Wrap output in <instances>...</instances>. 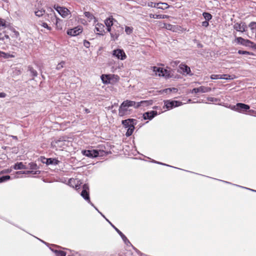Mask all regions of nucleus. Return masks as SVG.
<instances>
[{
	"mask_svg": "<svg viewBox=\"0 0 256 256\" xmlns=\"http://www.w3.org/2000/svg\"><path fill=\"white\" fill-rule=\"evenodd\" d=\"M82 152L83 155L90 158L102 156L106 154L104 151L100 150H84Z\"/></svg>",
	"mask_w": 256,
	"mask_h": 256,
	"instance_id": "f257e3e1",
	"label": "nucleus"
},
{
	"mask_svg": "<svg viewBox=\"0 0 256 256\" xmlns=\"http://www.w3.org/2000/svg\"><path fill=\"white\" fill-rule=\"evenodd\" d=\"M229 108L238 112L243 113L248 110L250 107L244 104L238 103L236 105H230Z\"/></svg>",
	"mask_w": 256,
	"mask_h": 256,
	"instance_id": "f03ea898",
	"label": "nucleus"
},
{
	"mask_svg": "<svg viewBox=\"0 0 256 256\" xmlns=\"http://www.w3.org/2000/svg\"><path fill=\"white\" fill-rule=\"evenodd\" d=\"M234 41L237 44H241L242 46H248L252 48H256V44H254L253 42H251L248 40H245L242 37L236 38Z\"/></svg>",
	"mask_w": 256,
	"mask_h": 256,
	"instance_id": "7ed1b4c3",
	"label": "nucleus"
},
{
	"mask_svg": "<svg viewBox=\"0 0 256 256\" xmlns=\"http://www.w3.org/2000/svg\"><path fill=\"white\" fill-rule=\"evenodd\" d=\"M68 142L64 140L63 138H60L58 140H56L52 141L51 144L53 148L58 149H63L65 148V146L66 145Z\"/></svg>",
	"mask_w": 256,
	"mask_h": 256,
	"instance_id": "20e7f679",
	"label": "nucleus"
},
{
	"mask_svg": "<svg viewBox=\"0 0 256 256\" xmlns=\"http://www.w3.org/2000/svg\"><path fill=\"white\" fill-rule=\"evenodd\" d=\"M40 159L42 163L46 165L56 166L60 162V161L56 158H46L44 156H41Z\"/></svg>",
	"mask_w": 256,
	"mask_h": 256,
	"instance_id": "39448f33",
	"label": "nucleus"
},
{
	"mask_svg": "<svg viewBox=\"0 0 256 256\" xmlns=\"http://www.w3.org/2000/svg\"><path fill=\"white\" fill-rule=\"evenodd\" d=\"M164 107H166L168 110H170L181 106L182 104V102L177 100H167L164 102Z\"/></svg>",
	"mask_w": 256,
	"mask_h": 256,
	"instance_id": "423d86ee",
	"label": "nucleus"
},
{
	"mask_svg": "<svg viewBox=\"0 0 256 256\" xmlns=\"http://www.w3.org/2000/svg\"><path fill=\"white\" fill-rule=\"evenodd\" d=\"M112 56L116 58L118 60H124L126 58V56L123 50L116 49L114 50L112 52Z\"/></svg>",
	"mask_w": 256,
	"mask_h": 256,
	"instance_id": "0eeeda50",
	"label": "nucleus"
},
{
	"mask_svg": "<svg viewBox=\"0 0 256 256\" xmlns=\"http://www.w3.org/2000/svg\"><path fill=\"white\" fill-rule=\"evenodd\" d=\"M210 90L211 88L210 87L200 86L198 88H193L191 91V93H206L210 92Z\"/></svg>",
	"mask_w": 256,
	"mask_h": 256,
	"instance_id": "6e6552de",
	"label": "nucleus"
},
{
	"mask_svg": "<svg viewBox=\"0 0 256 256\" xmlns=\"http://www.w3.org/2000/svg\"><path fill=\"white\" fill-rule=\"evenodd\" d=\"M54 8L58 12V13L63 18H65L68 16L70 13L69 10L64 7H61L60 6H57L56 7L54 6Z\"/></svg>",
	"mask_w": 256,
	"mask_h": 256,
	"instance_id": "1a4fd4ad",
	"label": "nucleus"
},
{
	"mask_svg": "<svg viewBox=\"0 0 256 256\" xmlns=\"http://www.w3.org/2000/svg\"><path fill=\"white\" fill-rule=\"evenodd\" d=\"M148 6L152 8H156L158 9L164 10L168 8V5L164 2H151L148 4Z\"/></svg>",
	"mask_w": 256,
	"mask_h": 256,
	"instance_id": "9d476101",
	"label": "nucleus"
},
{
	"mask_svg": "<svg viewBox=\"0 0 256 256\" xmlns=\"http://www.w3.org/2000/svg\"><path fill=\"white\" fill-rule=\"evenodd\" d=\"M179 68L180 70V72L183 74H188L192 76V74L191 72L190 68L186 64H180Z\"/></svg>",
	"mask_w": 256,
	"mask_h": 256,
	"instance_id": "9b49d317",
	"label": "nucleus"
},
{
	"mask_svg": "<svg viewBox=\"0 0 256 256\" xmlns=\"http://www.w3.org/2000/svg\"><path fill=\"white\" fill-rule=\"evenodd\" d=\"M158 114L156 111L152 110L144 112L143 114V118L144 120H152L154 116Z\"/></svg>",
	"mask_w": 256,
	"mask_h": 256,
	"instance_id": "f8f14e48",
	"label": "nucleus"
},
{
	"mask_svg": "<svg viewBox=\"0 0 256 256\" xmlns=\"http://www.w3.org/2000/svg\"><path fill=\"white\" fill-rule=\"evenodd\" d=\"M234 30H236V31L240 32H244L246 30V29L247 28L245 24L244 23H236L234 25Z\"/></svg>",
	"mask_w": 256,
	"mask_h": 256,
	"instance_id": "ddd939ff",
	"label": "nucleus"
},
{
	"mask_svg": "<svg viewBox=\"0 0 256 256\" xmlns=\"http://www.w3.org/2000/svg\"><path fill=\"white\" fill-rule=\"evenodd\" d=\"M82 32V28H81L76 27L72 29L68 30L67 34L72 36H75L79 34Z\"/></svg>",
	"mask_w": 256,
	"mask_h": 256,
	"instance_id": "4468645a",
	"label": "nucleus"
},
{
	"mask_svg": "<svg viewBox=\"0 0 256 256\" xmlns=\"http://www.w3.org/2000/svg\"><path fill=\"white\" fill-rule=\"evenodd\" d=\"M135 120L131 118L123 120L122 121V124L124 125L125 128H128L132 126H134L135 124L134 123V122Z\"/></svg>",
	"mask_w": 256,
	"mask_h": 256,
	"instance_id": "2eb2a0df",
	"label": "nucleus"
},
{
	"mask_svg": "<svg viewBox=\"0 0 256 256\" xmlns=\"http://www.w3.org/2000/svg\"><path fill=\"white\" fill-rule=\"evenodd\" d=\"M126 106L127 107L133 106L135 108H138V102L132 100H126L122 102V106Z\"/></svg>",
	"mask_w": 256,
	"mask_h": 256,
	"instance_id": "dca6fc26",
	"label": "nucleus"
},
{
	"mask_svg": "<svg viewBox=\"0 0 256 256\" xmlns=\"http://www.w3.org/2000/svg\"><path fill=\"white\" fill-rule=\"evenodd\" d=\"M15 57V53L12 52V53H6L0 50V58L8 59L10 58H14Z\"/></svg>",
	"mask_w": 256,
	"mask_h": 256,
	"instance_id": "f3484780",
	"label": "nucleus"
},
{
	"mask_svg": "<svg viewBox=\"0 0 256 256\" xmlns=\"http://www.w3.org/2000/svg\"><path fill=\"white\" fill-rule=\"evenodd\" d=\"M128 108L126 106H122V103L121 104L118 110V115L120 116H123L128 114Z\"/></svg>",
	"mask_w": 256,
	"mask_h": 256,
	"instance_id": "a211bd4d",
	"label": "nucleus"
},
{
	"mask_svg": "<svg viewBox=\"0 0 256 256\" xmlns=\"http://www.w3.org/2000/svg\"><path fill=\"white\" fill-rule=\"evenodd\" d=\"M104 26L102 24L98 23L96 24L95 26V30L96 32H97V34L99 35H103V33L104 31Z\"/></svg>",
	"mask_w": 256,
	"mask_h": 256,
	"instance_id": "6ab92c4d",
	"label": "nucleus"
},
{
	"mask_svg": "<svg viewBox=\"0 0 256 256\" xmlns=\"http://www.w3.org/2000/svg\"><path fill=\"white\" fill-rule=\"evenodd\" d=\"M112 228L116 230V232L120 234L124 242L126 244H130V242L126 238V237L120 232L118 228H116L114 226H112Z\"/></svg>",
	"mask_w": 256,
	"mask_h": 256,
	"instance_id": "aec40b11",
	"label": "nucleus"
},
{
	"mask_svg": "<svg viewBox=\"0 0 256 256\" xmlns=\"http://www.w3.org/2000/svg\"><path fill=\"white\" fill-rule=\"evenodd\" d=\"M80 195L84 200H87L88 202L90 203L92 206H94V208H96L94 206V204L90 202L88 192L86 191V190H82V192H81Z\"/></svg>",
	"mask_w": 256,
	"mask_h": 256,
	"instance_id": "412c9836",
	"label": "nucleus"
},
{
	"mask_svg": "<svg viewBox=\"0 0 256 256\" xmlns=\"http://www.w3.org/2000/svg\"><path fill=\"white\" fill-rule=\"evenodd\" d=\"M152 70L153 72H154L156 76H164L162 68L154 66L152 67Z\"/></svg>",
	"mask_w": 256,
	"mask_h": 256,
	"instance_id": "4be33fe9",
	"label": "nucleus"
},
{
	"mask_svg": "<svg viewBox=\"0 0 256 256\" xmlns=\"http://www.w3.org/2000/svg\"><path fill=\"white\" fill-rule=\"evenodd\" d=\"M12 168L14 170H26L28 169V168L24 165L22 162H17L13 166Z\"/></svg>",
	"mask_w": 256,
	"mask_h": 256,
	"instance_id": "5701e85b",
	"label": "nucleus"
},
{
	"mask_svg": "<svg viewBox=\"0 0 256 256\" xmlns=\"http://www.w3.org/2000/svg\"><path fill=\"white\" fill-rule=\"evenodd\" d=\"M138 108L140 107H145L148 106L152 105V101L150 100H142L140 102H138Z\"/></svg>",
	"mask_w": 256,
	"mask_h": 256,
	"instance_id": "b1692460",
	"label": "nucleus"
},
{
	"mask_svg": "<svg viewBox=\"0 0 256 256\" xmlns=\"http://www.w3.org/2000/svg\"><path fill=\"white\" fill-rule=\"evenodd\" d=\"M76 182H78L76 179L71 178L68 180V184L72 188H74L75 186V188L78 189L79 188V186L76 184Z\"/></svg>",
	"mask_w": 256,
	"mask_h": 256,
	"instance_id": "393cba45",
	"label": "nucleus"
},
{
	"mask_svg": "<svg viewBox=\"0 0 256 256\" xmlns=\"http://www.w3.org/2000/svg\"><path fill=\"white\" fill-rule=\"evenodd\" d=\"M40 173V170H36V171H34V170H27V171H24V172L20 171V172H16L17 174H38Z\"/></svg>",
	"mask_w": 256,
	"mask_h": 256,
	"instance_id": "a878e982",
	"label": "nucleus"
},
{
	"mask_svg": "<svg viewBox=\"0 0 256 256\" xmlns=\"http://www.w3.org/2000/svg\"><path fill=\"white\" fill-rule=\"evenodd\" d=\"M114 19L112 17H109L104 20V24L106 27L112 26L113 25V20Z\"/></svg>",
	"mask_w": 256,
	"mask_h": 256,
	"instance_id": "bb28decb",
	"label": "nucleus"
},
{
	"mask_svg": "<svg viewBox=\"0 0 256 256\" xmlns=\"http://www.w3.org/2000/svg\"><path fill=\"white\" fill-rule=\"evenodd\" d=\"M110 34L112 39L114 40H115L119 36L120 32L118 31H116V32L112 31V32H110Z\"/></svg>",
	"mask_w": 256,
	"mask_h": 256,
	"instance_id": "cd10ccee",
	"label": "nucleus"
},
{
	"mask_svg": "<svg viewBox=\"0 0 256 256\" xmlns=\"http://www.w3.org/2000/svg\"><path fill=\"white\" fill-rule=\"evenodd\" d=\"M164 28L166 29L174 32L176 30V26L169 24H164Z\"/></svg>",
	"mask_w": 256,
	"mask_h": 256,
	"instance_id": "c85d7f7f",
	"label": "nucleus"
},
{
	"mask_svg": "<svg viewBox=\"0 0 256 256\" xmlns=\"http://www.w3.org/2000/svg\"><path fill=\"white\" fill-rule=\"evenodd\" d=\"M134 130V126H132L130 128H128L127 132L126 134V136L127 137L130 136Z\"/></svg>",
	"mask_w": 256,
	"mask_h": 256,
	"instance_id": "c756f323",
	"label": "nucleus"
},
{
	"mask_svg": "<svg viewBox=\"0 0 256 256\" xmlns=\"http://www.w3.org/2000/svg\"><path fill=\"white\" fill-rule=\"evenodd\" d=\"M52 251L54 252L56 256H66V254L64 252L59 250H53L52 249Z\"/></svg>",
	"mask_w": 256,
	"mask_h": 256,
	"instance_id": "7c9ffc66",
	"label": "nucleus"
},
{
	"mask_svg": "<svg viewBox=\"0 0 256 256\" xmlns=\"http://www.w3.org/2000/svg\"><path fill=\"white\" fill-rule=\"evenodd\" d=\"M44 13L45 10L43 8L38 10L35 12V14L38 17L42 16Z\"/></svg>",
	"mask_w": 256,
	"mask_h": 256,
	"instance_id": "2f4dec72",
	"label": "nucleus"
},
{
	"mask_svg": "<svg viewBox=\"0 0 256 256\" xmlns=\"http://www.w3.org/2000/svg\"><path fill=\"white\" fill-rule=\"evenodd\" d=\"M248 26L250 28L252 32H256V22H251L249 24Z\"/></svg>",
	"mask_w": 256,
	"mask_h": 256,
	"instance_id": "473e14b6",
	"label": "nucleus"
},
{
	"mask_svg": "<svg viewBox=\"0 0 256 256\" xmlns=\"http://www.w3.org/2000/svg\"><path fill=\"white\" fill-rule=\"evenodd\" d=\"M28 70L30 72L32 76H36L38 75L37 72L34 70L32 66H29L28 68Z\"/></svg>",
	"mask_w": 256,
	"mask_h": 256,
	"instance_id": "72a5a7b5",
	"label": "nucleus"
},
{
	"mask_svg": "<svg viewBox=\"0 0 256 256\" xmlns=\"http://www.w3.org/2000/svg\"><path fill=\"white\" fill-rule=\"evenodd\" d=\"M202 16L206 20H210L212 18V16L208 12H204L202 14Z\"/></svg>",
	"mask_w": 256,
	"mask_h": 256,
	"instance_id": "f704fd0d",
	"label": "nucleus"
},
{
	"mask_svg": "<svg viewBox=\"0 0 256 256\" xmlns=\"http://www.w3.org/2000/svg\"><path fill=\"white\" fill-rule=\"evenodd\" d=\"M10 178V176H4L0 177V183L6 182Z\"/></svg>",
	"mask_w": 256,
	"mask_h": 256,
	"instance_id": "c9c22d12",
	"label": "nucleus"
},
{
	"mask_svg": "<svg viewBox=\"0 0 256 256\" xmlns=\"http://www.w3.org/2000/svg\"><path fill=\"white\" fill-rule=\"evenodd\" d=\"M84 16L89 19L90 20L94 18V16L90 12H84Z\"/></svg>",
	"mask_w": 256,
	"mask_h": 256,
	"instance_id": "e433bc0d",
	"label": "nucleus"
},
{
	"mask_svg": "<svg viewBox=\"0 0 256 256\" xmlns=\"http://www.w3.org/2000/svg\"><path fill=\"white\" fill-rule=\"evenodd\" d=\"M28 168L30 170H36L37 168V164L34 162H30L28 164Z\"/></svg>",
	"mask_w": 256,
	"mask_h": 256,
	"instance_id": "4c0bfd02",
	"label": "nucleus"
},
{
	"mask_svg": "<svg viewBox=\"0 0 256 256\" xmlns=\"http://www.w3.org/2000/svg\"><path fill=\"white\" fill-rule=\"evenodd\" d=\"M133 28L130 26H126L125 32L127 34H130L132 32Z\"/></svg>",
	"mask_w": 256,
	"mask_h": 256,
	"instance_id": "58836bf2",
	"label": "nucleus"
},
{
	"mask_svg": "<svg viewBox=\"0 0 256 256\" xmlns=\"http://www.w3.org/2000/svg\"><path fill=\"white\" fill-rule=\"evenodd\" d=\"M220 76H221L220 79H224V80H230L232 78H231V76L228 74H220Z\"/></svg>",
	"mask_w": 256,
	"mask_h": 256,
	"instance_id": "ea45409f",
	"label": "nucleus"
},
{
	"mask_svg": "<svg viewBox=\"0 0 256 256\" xmlns=\"http://www.w3.org/2000/svg\"><path fill=\"white\" fill-rule=\"evenodd\" d=\"M162 72H163V74H164L163 76H165L166 78L170 77V71L168 70H166V69H162Z\"/></svg>",
	"mask_w": 256,
	"mask_h": 256,
	"instance_id": "a19ab883",
	"label": "nucleus"
},
{
	"mask_svg": "<svg viewBox=\"0 0 256 256\" xmlns=\"http://www.w3.org/2000/svg\"><path fill=\"white\" fill-rule=\"evenodd\" d=\"M39 24H40L42 27L46 28L48 30H52V28L50 26H49L46 22H42L41 24L40 23Z\"/></svg>",
	"mask_w": 256,
	"mask_h": 256,
	"instance_id": "79ce46f5",
	"label": "nucleus"
},
{
	"mask_svg": "<svg viewBox=\"0 0 256 256\" xmlns=\"http://www.w3.org/2000/svg\"><path fill=\"white\" fill-rule=\"evenodd\" d=\"M108 76H107V75L102 74L101 76V79L104 83L106 84V83L109 82L108 81Z\"/></svg>",
	"mask_w": 256,
	"mask_h": 256,
	"instance_id": "37998d69",
	"label": "nucleus"
},
{
	"mask_svg": "<svg viewBox=\"0 0 256 256\" xmlns=\"http://www.w3.org/2000/svg\"><path fill=\"white\" fill-rule=\"evenodd\" d=\"M238 54H249V55H252V52H247V51H244V50H238Z\"/></svg>",
	"mask_w": 256,
	"mask_h": 256,
	"instance_id": "c03bdc74",
	"label": "nucleus"
},
{
	"mask_svg": "<svg viewBox=\"0 0 256 256\" xmlns=\"http://www.w3.org/2000/svg\"><path fill=\"white\" fill-rule=\"evenodd\" d=\"M150 18H160L161 17V16H160V14H150Z\"/></svg>",
	"mask_w": 256,
	"mask_h": 256,
	"instance_id": "a18cd8bd",
	"label": "nucleus"
},
{
	"mask_svg": "<svg viewBox=\"0 0 256 256\" xmlns=\"http://www.w3.org/2000/svg\"><path fill=\"white\" fill-rule=\"evenodd\" d=\"M51 20L54 22L56 23V25L58 24V21L60 20V19L57 18L55 15L52 17Z\"/></svg>",
	"mask_w": 256,
	"mask_h": 256,
	"instance_id": "49530a36",
	"label": "nucleus"
},
{
	"mask_svg": "<svg viewBox=\"0 0 256 256\" xmlns=\"http://www.w3.org/2000/svg\"><path fill=\"white\" fill-rule=\"evenodd\" d=\"M221 76H220V74H212L210 76V78L212 80H218L220 79Z\"/></svg>",
	"mask_w": 256,
	"mask_h": 256,
	"instance_id": "de8ad7c7",
	"label": "nucleus"
},
{
	"mask_svg": "<svg viewBox=\"0 0 256 256\" xmlns=\"http://www.w3.org/2000/svg\"><path fill=\"white\" fill-rule=\"evenodd\" d=\"M170 90H170V88H165L164 90H160V92L162 94H164V93L170 94V93H171Z\"/></svg>",
	"mask_w": 256,
	"mask_h": 256,
	"instance_id": "09e8293b",
	"label": "nucleus"
},
{
	"mask_svg": "<svg viewBox=\"0 0 256 256\" xmlns=\"http://www.w3.org/2000/svg\"><path fill=\"white\" fill-rule=\"evenodd\" d=\"M65 64V62H62L60 63H59L56 66V69L60 70L61 68H63L64 65Z\"/></svg>",
	"mask_w": 256,
	"mask_h": 256,
	"instance_id": "8fccbe9b",
	"label": "nucleus"
},
{
	"mask_svg": "<svg viewBox=\"0 0 256 256\" xmlns=\"http://www.w3.org/2000/svg\"><path fill=\"white\" fill-rule=\"evenodd\" d=\"M84 45L85 47L88 48L90 46V43L88 41L84 40Z\"/></svg>",
	"mask_w": 256,
	"mask_h": 256,
	"instance_id": "3c124183",
	"label": "nucleus"
},
{
	"mask_svg": "<svg viewBox=\"0 0 256 256\" xmlns=\"http://www.w3.org/2000/svg\"><path fill=\"white\" fill-rule=\"evenodd\" d=\"M209 25V24H208V20H205L203 22H202V26H204V27H208Z\"/></svg>",
	"mask_w": 256,
	"mask_h": 256,
	"instance_id": "603ef678",
	"label": "nucleus"
},
{
	"mask_svg": "<svg viewBox=\"0 0 256 256\" xmlns=\"http://www.w3.org/2000/svg\"><path fill=\"white\" fill-rule=\"evenodd\" d=\"M6 26L5 20L2 19H0V26Z\"/></svg>",
	"mask_w": 256,
	"mask_h": 256,
	"instance_id": "864d4df0",
	"label": "nucleus"
},
{
	"mask_svg": "<svg viewBox=\"0 0 256 256\" xmlns=\"http://www.w3.org/2000/svg\"><path fill=\"white\" fill-rule=\"evenodd\" d=\"M88 186L87 184H84L83 185L82 190H86V191L88 192Z\"/></svg>",
	"mask_w": 256,
	"mask_h": 256,
	"instance_id": "5fc2aeb1",
	"label": "nucleus"
},
{
	"mask_svg": "<svg viewBox=\"0 0 256 256\" xmlns=\"http://www.w3.org/2000/svg\"><path fill=\"white\" fill-rule=\"evenodd\" d=\"M170 88V90H170L171 92L176 93L178 91V88Z\"/></svg>",
	"mask_w": 256,
	"mask_h": 256,
	"instance_id": "6e6d98bb",
	"label": "nucleus"
},
{
	"mask_svg": "<svg viewBox=\"0 0 256 256\" xmlns=\"http://www.w3.org/2000/svg\"><path fill=\"white\" fill-rule=\"evenodd\" d=\"M95 209L99 212L100 214L104 217V218L106 220L109 222V224H110L112 226H114L108 219H106L105 216L100 212H99V210H98V208H95Z\"/></svg>",
	"mask_w": 256,
	"mask_h": 256,
	"instance_id": "4d7b16f0",
	"label": "nucleus"
},
{
	"mask_svg": "<svg viewBox=\"0 0 256 256\" xmlns=\"http://www.w3.org/2000/svg\"><path fill=\"white\" fill-rule=\"evenodd\" d=\"M161 17L160 18H169V16L168 15H164V14H160Z\"/></svg>",
	"mask_w": 256,
	"mask_h": 256,
	"instance_id": "13d9d810",
	"label": "nucleus"
},
{
	"mask_svg": "<svg viewBox=\"0 0 256 256\" xmlns=\"http://www.w3.org/2000/svg\"><path fill=\"white\" fill-rule=\"evenodd\" d=\"M6 94L4 92H0V98H5Z\"/></svg>",
	"mask_w": 256,
	"mask_h": 256,
	"instance_id": "bf43d9fd",
	"label": "nucleus"
},
{
	"mask_svg": "<svg viewBox=\"0 0 256 256\" xmlns=\"http://www.w3.org/2000/svg\"><path fill=\"white\" fill-rule=\"evenodd\" d=\"M234 185H235V186H237L241 187V188H246V189H248V190H252V191L256 192V190H252V189L248 188H245V187L241 186H240L236 185V184H234Z\"/></svg>",
	"mask_w": 256,
	"mask_h": 256,
	"instance_id": "052dcab7",
	"label": "nucleus"
},
{
	"mask_svg": "<svg viewBox=\"0 0 256 256\" xmlns=\"http://www.w3.org/2000/svg\"><path fill=\"white\" fill-rule=\"evenodd\" d=\"M152 162H155V163H156V164H162V165H165V166H168V164H163V163H162V162H156V161H155V160H154Z\"/></svg>",
	"mask_w": 256,
	"mask_h": 256,
	"instance_id": "680f3d73",
	"label": "nucleus"
},
{
	"mask_svg": "<svg viewBox=\"0 0 256 256\" xmlns=\"http://www.w3.org/2000/svg\"><path fill=\"white\" fill-rule=\"evenodd\" d=\"M112 26H110V27H107V30L108 32H112V29L111 28Z\"/></svg>",
	"mask_w": 256,
	"mask_h": 256,
	"instance_id": "e2e57ef3",
	"label": "nucleus"
},
{
	"mask_svg": "<svg viewBox=\"0 0 256 256\" xmlns=\"http://www.w3.org/2000/svg\"><path fill=\"white\" fill-rule=\"evenodd\" d=\"M138 254L140 256H146V255H144V254H142L140 252H138Z\"/></svg>",
	"mask_w": 256,
	"mask_h": 256,
	"instance_id": "0e129e2a",
	"label": "nucleus"
},
{
	"mask_svg": "<svg viewBox=\"0 0 256 256\" xmlns=\"http://www.w3.org/2000/svg\"><path fill=\"white\" fill-rule=\"evenodd\" d=\"M85 112H86V113H89L90 112V111L88 109V108H86L85 109Z\"/></svg>",
	"mask_w": 256,
	"mask_h": 256,
	"instance_id": "69168bd1",
	"label": "nucleus"
},
{
	"mask_svg": "<svg viewBox=\"0 0 256 256\" xmlns=\"http://www.w3.org/2000/svg\"><path fill=\"white\" fill-rule=\"evenodd\" d=\"M12 137L14 138V139H16V140L17 139V137L16 136H12Z\"/></svg>",
	"mask_w": 256,
	"mask_h": 256,
	"instance_id": "338daca9",
	"label": "nucleus"
},
{
	"mask_svg": "<svg viewBox=\"0 0 256 256\" xmlns=\"http://www.w3.org/2000/svg\"><path fill=\"white\" fill-rule=\"evenodd\" d=\"M11 172V170H7V172Z\"/></svg>",
	"mask_w": 256,
	"mask_h": 256,
	"instance_id": "774afa93",
	"label": "nucleus"
}]
</instances>
